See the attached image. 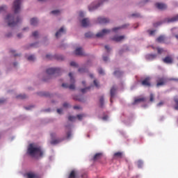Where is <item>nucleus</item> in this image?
<instances>
[{
  "label": "nucleus",
  "mask_w": 178,
  "mask_h": 178,
  "mask_svg": "<svg viewBox=\"0 0 178 178\" xmlns=\"http://www.w3.org/2000/svg\"><path fill=\"white\" fill-rule=\"evenodd\" d=\"M46 73L49 75L56 74V76H59L61 73V70L59 68H50L46 70Z\"/></svg>",
  "instance_id": "nucleus-3"
},
{
  "label": "nucleus",
  "mask_w": 178,
  "mask_h": 178,
  "mask_svg": "<svg viewBox=\"0 0 178 178\" xmlns=\"http://www.w3.org/2000/svg\"><path fill=\"white\" fill-rule=\"evenodd\" d=\"M17 65V63H14V65L16 66Z\"/></svg>",
  "instance_id": "nucleus-61"
},
{
  "label": "nucleus",
  "mask_w": 178,
  "mask_h": 178,
  "mask_svg": "<svg viewBox=\"0 0 178 178\" xmlns=\"http://www.w3.org/2000/svg\"><path fill=\"white\" fill-rule=\"evenodd\" d=\"M146 101V98L145 97H138V98H135V99H134V102L132 103L133 105H136L138 104L141 102H145Z\"/></svg>",
  "instance_id": "nucleus-8"
},
{
  "label": "nucleus",
  "mask_w": 178,
  "mask_h": 178,
  "mask_svg": "<svg viewBox=\"0 0 178 178\" xmlns=\"http://www.w3.org/2000/svg\"><path fill=\"white\" fill-rule=\"evenodd\" d=\"M121 29V27H115V28H113V31L115 32V31H117L118 30H119V29Z\"/></svg>",
  "instance_id": "nucleus-46"
},
{
  "label": "nucleus",
  "mask_w": 178,
  "mask_h": 178,
  "mask_svg": "<svg viewBox=\"0 0 178 178\" xmlns=\"http://www.w3.org/2000/svg\"><path fill=\"white\" fill-rule=\"evenodd\" d=\"M14 56H18V54H14Z\"/></svg>",
  "instance_id": "nucleus-64"
},
{
  "label": "nucleus",
  "mask_w": 178,
  "mask_h": 178,
  "mask_svg": "<svg viewBox=\"0 0 178 178\" xmlns=\"http://www.w3.org/2000/svg\"><path fill=\"white\" fill-rule=\"evenodd\" d=\"M66 31L64 29L63 27H61L56 33V38H60L63 34L65 33Z\"/></svg>",
  "instance_id": "nucleus-13"
},
{
  "label": "nucleus",
  "mask_w": 178,
  "mask_h": 178,
  "mask_svg": "<svg viewBox=\"0 0 178 178\" xmlns=\"http://www.w3.org/2000/svg\"><path fill=\"white\" fill-rule=\"evenodd\" d=\"M79 72H81V73H83V72H87V70H86L84 68H81V69L79 70Z\"/></svg>",
  "instance_id": "nucleus-38"
},
{
  "label": "nucleus",
  "mask_w": 178,
  "mask_h": 178,
  "mask_svg": "<svg viewBox=\"0 0 178 178\" xmlns=\"http://www.w3.org/2000/svg\"><path fill=\"white\" fill-rule=\"evenodd\" d=\"M175 102L176 106H175V111H178V97H175Z\"/></svg>",
  "instance_id": "nucleus-23"
},
{
  "label": "nucleus",
  "mask_w": 178,
  "mask_h": 178,
  "mask_svg": "<svg viewBox=\"0 0 178 178\" xmlns=\"http://www.w3.org/2000/svg\"><path fill=\"white\" fill-rule=\"evenodd\" d=\"M140 83L145 87H151V78L149 76L146 77L142 81V82H140Z\"/></svg>",
  "instance_id": "nucleus-5"
},
{
  "label": "nucleus",
  "mask_w": 178,
  "mask_h": 178,
  "mask_svg": "<svg viewBox=\"0 0 178 178\" xmlns=\"http://www.w3.org/2000/svg\"><path fill=\"white\" fill-rule=\"evenodd\" d=\"M32 106H28L26 107V111H30V109H31Z\"/></svg>",
  "instance_id": "nucleus-52"
},
{
  "label": "nucleus",
  "mask_w": 178,
  "mask_h": 178,
  "mask_svg": "<svg viewBox=\"0 0 178 178\" xmlns=\"http://www.w3.org/2000/svg\"><path fill=\"white\" fill-rule=\"evenodd\" d=\"M74 108L76 111H81V107L80 106H74Z\"/></svg>",
  "instance_id": "nucleus-36"
},
{
  "label": "nucleus",
  "mask_w": 178,
  "mask_h": 178,
  "mask_svg": "<svg viewBox=\"0 0 178 178\" xmlns=\"http://www.w3.org/2000/svg\"><path fill=\"white\" fill-rule=\"evenodd\" d=\"M74 54L76 56H84V52L83 51V48L78 47L75 49Z\"/></svg>",
  "instance_id": "nucleus-15"
},
{
  "label": "nucleus",
  "mask_w": 178,
  "mask_h": 178,
  "mask_svg": "<svg viewBox=\"0 0 178 178\" xmlns=\"http://www.w3.org/2000/svg\"><path fill=\"white\" fill-rule=\"evenodd\" d=\"M154 95L152 93H150L149 95V102H154Z\"/></svg>",
  "instance_id": "nucleus-24"
},
{
  "label": "nucleus",
  "mask_w": 178,
  "mask_h": 178,
  "mask_svg": "<svg viewBox=\"0 0 178 178\" xmlns=\"http://www.w3.org/2000/svg\"><path fill=\"white\" fill-rule=\"evenodd\" d=\"M6 37H7V38H10V37H12V33H8V34L6 35Z\"/></svg>",
  "instance_id": "nucleus-50"
},
{
  "label": "nucleus",
  "mask_w": 178,
  "mask_h": 178,
  "mask_svg": "<svg viewBox=\"0 0 178 178\" xmlns=\"http://www.w3.org/2000/svg\"><path fill=\"white\" fill-rule=\"evenodd\" d=\"M85 37L86 38H92L93 37V34L91 32H87L85 33Z\"/></svg>",
  "instance_id": "nucleus-22"
},
{
  "label": "nucleus",
  "mask_w": 178,
  "mask_h": 178,
  "mask_svg": "<svg viewBox=\"0 0 178 178\" xmlns=\"http://www.w3.org/2000/svg\"><path fill=\"white\" fill-rule=\"evenodd\" d=\"M46 58H47V59H51V54H47V55H46Z\"/></svg>",
  "instance_id": "nucleus-48"
},
{
  "label": "nucleus",
  "mask_w": 178,
  "mask_h": 178,
  "mask_svg": "<svg viewBox=\"0 0 178 178\" xmlns=\"http://www.w3.org/2000/svg\"><path fill=\"white\" fill-rule=\"evenodd\" d=\"M41 96H45V97H49V93H46V92H43L40 95Z\"/></svg>",
  "instance_id": "nucleus-44"
},
{
  "label": "nucleus",
  "mask_w": 178,
  "mask_h": 178,
  "mask_svg": "<svg viewBox=\"0 0 178 178\" xmlns=\"http://www.w3.org/2000/svg\"><path fill=\"white\" fill-rule=\"evenodd\" d=\"M57 59L59 60H64V57L63 56H58V57H57Z\"/></svg>",
  "instance_id": "nucleus-43"
},
{
  "label": "nucleus",
  "mask_w": 178,
  "mask_h": 178,
  "mask_svg": "<svg viewBox=\"0 0 178 178\" xmlns=\"http://www.w3.org/2000/svg\"><path fill=\"white\" fill-rule=\"evenodd\" d=\"M39 2H43L44 0H38Z\"/></svg>",
  "instance_id": "nucleus-59"
},
{
  "label": "nucleus",
  "mask_w": 178,
  "mask_h": 178,
  "mask_svg": "<svg viewBox=\"0 0 178 178\" xmlns=\"http://www.w3.org/2000/svg\"><path fill=\"white\" fill-rule=\"evenodd\" d=\"M97 22L100 24H106L109 23V19L105 17H98Z\"/></svg>",
  "instance_id": "nucleus-9"
},
{
  "label": "nucleus",
  "mask_w": 178,
  "mask_h": 178,
  "mask_svg": "<svg viewBox=\"0 0 178 178\" xmlns=\"http://www.w3.org/2000/svg\"><path fill=\"white\" fill-rule=\"evenodd\" d=\"M163 62L164 63L170 64L172 63L173 59L170 56H167L165 58H163Z\"/></svg>",
  "instance_id": "nucleus-14"
},
{
  "label": "nucleus",
  "mask_w": 178,
  "mask_h": 178,
  "mask_svg": "<svg viewBox=\"0 0 178 178\" xmlns=\"http://www.w3.org/2000/svg\"><path fill=\"white\" fill-rule=\"evenodd\" d=\"M108 57H103L104 61L106 62L108 60Z\"/></svg>",
  "instance_id": "nucleus-51"
},
{
  "label": "nucleus",
  "mask_w": 178,
  "mask_h": 178,
  "mask_svg": "<svg viewBox=\"0 0 178 178\" xmlns=\"http://www.w3.org/2000/svg\"><path fill=\"white\" fill-rule=\"evenodd\" d=\"M26 29H27V28H24L23 30H24V31H26Z\"/></svg>",
  "instance_id": "nucleus-63"
},
{
  "label": "nucleus",
  "mask_w": 178,
  "mask_h": 178,
  "mask_svg": "<svg viewBox=\"0 0 178 178\" xmlns=\"http://www.w3.org/2000/svg\"><path fill=\"white\" fill-rule=\"evenodd\" d=\"M157 58V54H147L145 59L147 60H153Z\"/></svg>",
  "instance_id": "nucleus-16"
},
{
  "label": "nucleus",
  "mask_w": 178,
  "mask_h": 178,
  "mask_svg": "<svg viewBox=\"0 0 178 178\" xmlns=\"http://www.w3.org/2000/svg\"><path fill=\"white\" fill-rule=\"evenodd\" d=\"M107 0H100L101 3H103V2H106Z\"/></svg>",
  "instance_id": "nucleus-55"
},
{
  "label": "nucleus",
  "mask_w": 178,
  "mask_h": 178,
  "mask_svg": "<svg viewBox=\"0 0 178 178\" xmlns=\"http://www.w3.org/2000/svg\"><path fill=\"white\" fill-rule=\"evenodd\" d=\"M81 26L83 28H87L90 26V20L88 18H84L81 22Z\"/></svg>",
  "instance_id": "nucleus-10"
},
{
  "label": "nucleus",
  "mask_w": 178,
  "mask_h": 178,
  "mask_svg": "<svg viewBox=\"0 0 178 178\" xmlns=\"http://www.w3.org/2000/svg\"><path fill=\"white\" fill-rule=\"evenodd\" d=\"M122 74V72H120V70H117L114 72V75L117 76H120Z\"/></svg>",
  "instance_id": "nucleus-26"
},
{
  "label": "nucleus",
  "mask_w": 178,
  "mask_h": 178,
  "mask_svg": "<svg viewBox=\"0 0 178 178\" xmlns=\"http://www.w3.org/2000/svg\"><path fill=\"white\" fill-rule=\"evenodd\" d=\"M22 0H15L13 3V9L14 10L15 14H18L20 12V5Z\"/></svg>",
  "instance_id": "nucleus-4"
},
{
  "label": "nucleus",
  "mask_w": 178,
  "mask_h": 178,
  "mask_svg": "<svg viewBox=\"0 0 178 178\" xmlns=\"http://www.w3.org/2000/svg\"><path fill=\"white\" fill-rule=\"evenodd\" d=\"M57 112H63V109L62 108H58Z\"/></svg>",
  "instance_id": "nucleus-53"
},
{
  "label": "nucleus",
  "mask_w": 178,
  "mask_h": 178,
  "mask_svg": "<svg viewBox=\"0 0 178 178\" xmlns=\"http://www.w3.org/2000/svg\"><path fill=\"white\" fill-rule=\"evenodd\" d=\"M82 84H83V86H86V81H82Z\"/></svg>",
  "instance_id": "nucleus-58"
},
{
  "label": "nucleus",
  "mask_w": 178,
  "mask_h": 178,
  "mask_svg": "<svg viewBox=\"0 0 178 178\" xmlns=\"http://www.w3.org/2000/svg\"><path fill=\"white\" fill-rule=\"evenodd\" d=\"M17 37H18L19 38H22V34H21V33H18V34H17Z\"/></svg>",
  "instance_id": "nucleus-54"
},
{
  "label": "nucleus",
  "mask_w": 178,
  "mask_h": 178,
  "mask_svg": "<svg viewBox=\"0 0 178 178\" xmlns=\"http://www.w3.org/2000/svg\"><path fill=\"white\" fill-rule=\"evenodd\" d=\"M35 60V56H29V57H28V60L29 61H34Z\"/></svg>",
  "instance_id": "nucleus-29"
},
{
  "label": "nucleus",
  "mask_w": 178,
  "mask_h": 178,
  "mask_svg": "<svg viewBox=\"0 0 178 178\" xmlns=\"http://www.w3.org/2000/svg\"><path fill=\"white\" fill-rule=\"evenodd\" d=\"M63 108H69V104L67 102L63 103Z\"/></svg>",
  "instance_id": "nucleus-39"
},
{
  "label": "nucleus",
  "mask_w": 178,
  "mask_h": 178,
  "mask_svg": "<svg viewBox=\"0 0 178 178\" xmlns=\"http://www.w3.org/2000/svg\"><path fill=\"white\" fill-rule=\"evenodd\" d=\"M164 104V102L161 101L159 104H157V106H162Z\"/></svg>",
  "instance_id": "nucleus-42"
},
{
  "label": "nucleus",
  "mask_w": 178,
  "mask_h": 178,
  "mask_svg": "<svg viewBox=\"0 0 178 178\" xmlns=\"http://www.w3.org/2000/svg\"><path fill=\"white\" fill-rule=\"evenodd\" d=\"M156 87H159L160 86H163L165 85L166 82V79L163 77L162 78H159L158 80L156 81Z\"/></svg>",
  "instance_id": "nucleus-12"
},
{
  "label": "nucleus",
  "mask_w": 178,
  "mask_h": 178,
  "mask_svg": "<svg viewBox=\"0 0 178 178\" xmlns=\"http://www.w3.org/2000/svg\"><path fill=\"white\" fill-rule=\"evenodd\" d=\"M15 50H10V53H12L13 54H15Z\"/></svg>",
  "instance_id": "nucleus-56"
},
{
  "label": "nucleus",
  "mask_w": 178,
  "mask_h": 178,
  "mask_svg": "<svg viewBox=\"0 0 178 178\" xmlns=\"http://www.w3.org/2000/svg\"><path fill=\"white\" fill-rule=\"evenodd\" d=\"M38 24V20L37 18H32L31 19V25L35 26Z\"/></svg>",
  "instance_id": "nucleus-19"
},
{
  "label": "nucleus",
  "mask_w": 178,
  "mask_h": 178,
  "mask_svg": "<svg viewBox=\"0 0 178 178\" xmlns=\"http://www.w3.org/2000/svg\"><path fill=\"white\" fill-rule=\"evenodd\" d=\"M69 76L70 78V82L71 84L68 85L67 83H63L62 84V87L65 88H69L70 90H74L76 88V86L74 85L75 83V79L73 77V74L72 72L69 73Z\"/></svg>",
  "instance_id": "nucleus-2"
},
{
  "label": "nucleus",
  "mask_w": 178,
  "mask_h": 178,
  "mask_svg": "<svg viewBox=\"0 0 178 178\" xmlns=\"http://www.w3.org/2000/svg\"><path fill=\"white\" fill-rule=\"evenodd\" d=\"M6 21L9 27H15L22 21V19L19 17L15 18V15H8Z\"/></svg>",
  "instance_id": "nucleus-1"
},
{
  "label": "nucleus",
  "mask_w": 178,
  "mask_h": 178,
  "mask_svg": "<svg viewBox=\"0 0 178 178\" xmlns=\"http://www.w3.org/2000/svg\"><path fill=\"white\" fill-rule=\"evenodd\" d=\"M154 33H155V31H149V34L150 35H153Z\"/></svg>",
  "instance_id": "nucleus-47"
},
{
  "label": "nucleus",
  "mask_w": 178,
  "mask_h": 178,
  "mask_svg": "<svg viewBox=\"0 0 178 178\" xmlns=\"http://www.w3.org/2000/svg\"><path fill=\"white\" fill-rule=\"evenodd\" d=\"M105 49L107 50V52H110V47L108 45H105Z\"/></svg>",
  "instance_id": "nucleus-45"
},
{
  "label": "nucleus",
  "mask_w": 178,
  "mask_h": 178,
  "mask_svg": "<svg viewBox=\"0 0 178 178\" xmlns=\"http://www.w3.org/2000/svg\"><path fill=\"white\" fill-rule=\"evenodd\" d=\"M175 38L178 40V35H175Z\"/></svg>",
  "instance_id": "nucleus-60"
},
{
  "label": "nucleus",
  "mask_w": 178,
  "mask_h": 178,
  "mask_svg": "<svg viewBox=\"0 0 178 178\" xmlns=\"http://www.w3.org/2000/svg\"><path fill=\"white\" fill-rule=\"evenodd\" d=\"M60 10H52L51 12V13L52 14V15H58V14H60Z\"/></svg>",
  "instance_id": "nucleus-30"
},
{
  "label": "nucleus",
  "mask_w": 178,
  "mask_h": 178,
  "mask_svg": "<svg viewBox=\"0 0 178 178\" xmlns=\"http://www.w3.org/2000/svg\"><path fill=\"white\" fill-rule=\"evenodd\" d=\"M156 50H157V53L159 54H161L164 51V49L163 48H160V47H157Z\"/></svg>",
  "instance_id": "nucleus-27"
},
{
  "label": "nucleus",
  "mask_w": 178,
  "mask_h": 178,
  "mask_svg": "<svg viewBox=\"0 0 178 178\" xmlns=\"http://www.w3.org/2000/svg\"><path fill=\"white\" fill-rule=\"evenodd\" d=\"M90 76L91 78H93V75H92V74H90Z\"/></svg>",
  "instance_id": "nucleus-62"
},
{
  "label": "nucleus",
  "mask_w": 178,
  "mask_h": 178,
  "mask_svg": "<svg viewBox=\"0 0 178 178\" xmlns=\"http://www.w3.org/2000/svg\"><path fill=\"white\" fill-rule=\"evenodd\" d=\"M70 65L72 67H78V65L76 64V63H75V61H71Z\"/></svg>",
  "instance_id": "nucleus-35"
},
{
  "label": "nucleus",
  "mask_w": 178,
  "mask_h": 178,
  "mask_svg": "<svg viewBox=\"0 0 178 178\" xmlns=\"http://www.w3.org/2000/svg\"><path fill=\"white\" fill-rule=\"evenodd\" d=\"M165 41V37L163 35H160L156 38V42L159 43H162Z\"/></svg>",
  "instance_id": "nucleus-20"
},
{
  "label": "nucleus",
  "mask_w": 178,
  "mask_h": 178,
  "mask_svg": "<svg viewBox=\"0 0 178 178\" xmlns=\"http://www.w3.org/2000/svg\"><path fill=\"white\" fill-rule=\"evenodd\" d=\"M32 36H33V38H37L38 36V31H33V33H32Z\"/></svg>",
  "instance_id": "nucleus-33"
},
{
  "label": "nucleus",
  "mask_w": 178,
  "mask_h": 178,
  "mask_svg": "<svg viewBox=\"0 0 178 178\" xmlns=\"http://www.w3.org/2000/svg\"><path fill=\"white\" fill-rule=\"evenodd\" d=\"M93 83L97 88L99 87V83L97 82V80H94Z\"/></svg>",
  "instance_id": "nucleus-37"
},
{
  "label": "nucleus",
  "mask_w": 178,
  "mask_h": 178,
  "mask_svg": "<svg viewBox=\"0 0 178 178\" xmlns=\"http://www.w3.org/2000/svg\"><path fill=\"white\" fill-rule=\"evenodd\" d=\"M46 112H51V109L50 108L47 109Z\"/></svg>",
  "instance_id": "nucleus-57"
},
{
  "label": "nucleus",
  "mask_w": 178,
  "mask_h": 178,
  "mask_svg": "<svg viewBox=\"0 0 178 178\" xmlns=\"http://www.w3.org/2000/svg\"><path fill=\"white\" fill-rule=\"evenodd\" d=\"M7 7L6 6H3L0 7V13L3 12V10H6Z\"/></svg>",
  "instance_id": "nucleus-34"
},
{
  "label": "nucleus",
  "mask_w": 178,
  "mask_h": 178,
  "mask_svg": "<svg viewBox=\"0 0 178 178\" xmlns=\"http://www.w3.org/2000/svg\"><path fill=\"white\" fill-rule=\"evenodd\" d=\"M161 24H162L161 22L155 23V24H154V27H157V26H161Z\"/></svg>",
  "instance_id": "nucleus-41"
},
{
  "label": "nucleus",
  "mask_w": 178,
  "mask_h": 178,
  "mask_svg": "<svg viewBox=\"0 0 178 178\" xmlns=\"http://www.w3.org/2000/svg\"><path fill=\"white\" fill-rule=\"evenodd\" d=\"M155 6L160 10H165V9H167V5L163 3H156Z\"/></svg>",
  "instance_id": "nucleus-7"
},
{
  "label": "nucleus",
  "mask_w": 178,
  "mask_h": 178,
  "mask_svg": "<svg viewBox=\"0 0 178 178\" xmlns=\"http://www.w3.org/2000/svg\"><path fill=\"white\" fill-rule=\"evenodd\" d=\"M116 90H117V89L114 86L111 89V103L113 102L112 99L115 97V95L116 94Z\"/></svg>",
  "instance_id": "nucleus-18"
},
{
  "label": "nucleus",
  "mask_w": 178,
  "mask_h": 178,
  "mask_svg": "<svg viewBox=\"0 0 178 178\" xmlns=\"http://www.w3.org/2000/svg\"><path fill=\"white\" fill-rule=\"evenodd\" d=\"M131 17H135V18H138L140 17V14L139 13H134L131 15Z\"/></svg>",
  "instance_id": "nucleus-32"
},
{
  "label": "nucleus",
  "mask_w": 178,
  "mask_h": 178,
  "mask_svg": "<svg viewBox=\"0 0 178 178\" xmlns=\"http://www.w3.org/2000/svg\"><path fill=\"white\" fill-rule=\"evenodd\" d=\"M125 36L124 35H115L112 38L113 41H115L116 42H120L121 41H122L123 40H124Z\"/></svg>",
  "instance_id": "nucleus-11"
},
{
  "label": "nucleus",
  "mask_w": 178,
  "mask_h": 178,
  "mask_svg": "<svg viewBox=\"0 0 178 178\" xmlns=\"http://www.w3.org/2000/svg\"><path fill=\"white\" fill-rule=\"evenodd\" d=\"M98 72H99V74H104V70L101 68L98 70Z\"/></svg>",
  "instance_id": "nucleus-40"
},
{
  "label": "nucleus",
  "mask_w": 178,
  "mask_h": 178,
  "mask_svg": "<svg viewBox=\"0 0 178 178\" xmlns=\"http://www.w3.org/2000/svg\"><path fill=\"white\" fill-rule=\"evenodd\" d=\"M6 102L4 99H0V104H3Z\"/></svg>",
  "instance_id": "nucleus-49"
},
{
  "label": "nucleus",
  "mask_w": 178,
  "mask_h": 178,
  "mask_svg": "<svg viewBox=\"0 0 178 178\" xmlns=\"http://www.w3.org/2000/svg\"><path fill=\"white\" fill-rule=\"evenodd\" d=\"M100 5H101V3H99L98 5H97V6H92V7H91V6H90L88 7V9H89L90 11H91V10H95V9H97V8H99V6H100Z\"/></svg>",
  "instance_id": "nucleus-21"
},
{
  "label": "nucleus",
  "mask_w": 178,
  "mask_h": 178,
  "mask_svg": "<svg viewBox=\"0 0 178 178\" xmlns=\"http://www.w3.org/2000/svg\"><path fill=\"white\" fill-rule=\"evenodd\" d=\"M111 30L109 29H103L101 32H99L96 34L97 38H102L105 35L110 33Z\"/></svg>",
  "instance_id": "nucleus-6"
},
{
  "label": "nucleus",
  "mask_w": 178,
  "mask_h": 178,
  "mask_svg": "<svg viewBox=\"0 0 178 178\" xmlns=\"http://www.w3.org/2000/svg\"><path fill=\"white\" fill-rule=\"evenodd\" d=\"M166 21L168 23H174L178 22V15L171 18H168Z\"/></svg>",
  "instance_id": "nucleus-17"
},
{
  "label": "nucleus",
  "mask_w": 178,
  "mask_h": 178,
  "mask_svg": "<svg viewBox=\"0 0 178 178\" xmlns=\"http://www.w3.org/2000/svg\"><path fill=\"white\" fill-rule=\"evenodd\" d=\"M104 97L102 96V97H100V99H99V103H100L101 106H103V105H104Z\"/></svg>",
  "instance_id": "nucleus-31"
},
{
  "label": "nucleus",
  "mask_w": 178,
  "mask_h": 178,
  "mask_svg": "<svg viewBox=\"0 0 178 178\" xmlns=\"http://www.w3.org/2000/svg\"><path fill=\"white\" fill-rule=\"evenodd\" d=\"M91 89V87H87L86 88H83L81 90L82 93H86V92H87V90H89Z\"/></svg>",
  "instance_id": "nucleus-28"
},
{
  "label": "nucleus",
  "mask_w": 178,
  "mask_h": 178,
  "mask_svg": "<svg viewBox=\"0 0 178 178\" xmlns=\"http://www.w3.org/2000/svg\"><path fill=\"white\" fill-rule=\"evenodd\" d=\"M26 97H27V96L26 95H19L17 96V99H26Z\"/></svg>",
  "instance_id": "nucleus-25"
}]
</instances>
